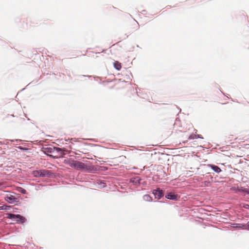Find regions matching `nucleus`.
<instances>
[{
  "mask_svg": "<svg viewBox=\"0 0 249 249\" xmlns=\"http://www.w3.org/2000/svg\"><path fill=\"white\" fill-rule=\"evenodd\" d=\"M246 209H249V205L247 204L244 206Z\"/></svg>",
  "mask_w": 249,
  "mask_h": 249,
  "instance_id": "obj_16",
  "label": "nucleus"
},
{
  "mask_svg": "<svg viewBox=\"0 0 249 249\" xmlns=\"http://www.w3.org/2000/svg\"><path fill=\"white\" fill-rule=\"evenodd\" d=\"M245 229L249 231V222L246 225Z\"/></svg>",
  "mask_w": 249,
  "mask_h": 249,
  "instance_id": "obj_14",
  "label": "nucleus"
},
{
  "mask_svg": "<svg viewBox=\"0 0 249 249\" xmlns=\"http://www.w3.org/2000/svg\"><path fill=\"white\" fill-rule=\"evenodd\" d=\"M114 66L118 70H120L121 68V64L117 61L114 63Z\"/></svg>",
  "mask_w": 249,
  "mask_h": 249,
  "instance_id": "obj_10",
  "label": "nucleus"
},
{
  "mask_svg": "<svg viewBox=\"0 0 249 249\" xmlns=\"http://www.w3.org/2000/svg\"><path fill=\"white\" fill-rule=\"evenodd\" d=\"M21 193H23V194H25V193H26V190H24V189H22V190H21Z\"/></svg>",
  "mask_w": 249,
  "mask_h": 249,
  "instance_id": "obj_17",
  "label": "nucleus"
},
{
  "mask_svg": "<svg viewBox=\"0 0 249 249\" xmlns=\"http://www.w3.org/2000/svg\"><path fill=\"white\" fill-rule=\"evenodd\" d=\"M135 179L136 180L135 182H139V181H140V179L138 177H137L136 178H135Z\"/></svg>",
  "mask_w": 249,
  "mask_h": 249,
  "instance_id": "obj_15",
  "label": "nucleus"
},
{
  "mask_svg": "<svg viewBox=\"0 0 249 249\" xmlns=\"http://www.w3.org/2000/svg\"><path fill=\"white\" fill-rule=\"evenodd\" d=\"M6 188V186L4 185L3 182H0V190H2Z\"/></svg>",
  "mask_w": 249,
  "mask_h": 249,
  "instance_id": "obj_13",
  "label": "nucleus"
},
{
  "mask_svg": "<svg viewBox=\"0 0 249 249\" xmlns=\"http://www.w3.org/2000/svg\"><path fill=\"white\" fill-rule=\"evenodd\" d=\"M44 171H34L33 174L35 177H40V176H44L45 175V174L44 173Z\"/></svg>",
  "mask_w": 249,
  "mask_h": 249,
  "instance_id": "obj_5",
  "label": "nucleus"
},
{
  "mask_svg": "<svg viewBox=\"0 0 249 249\" xmlns=\"http://www.w3.org/2000/svg\"><path fill=\"white\" fill-rule=\"evenodd\" d=\"M7 217L10 219H12L17 222H20L21 223H23L25 220V218L19 214L9 213L8 214Z\"/></svg>",
  "mask_w": 249,
  "mask_h": 249,
  "instance_id": "obj_1",
  "label": "nucleus"
},
{
  "mask_svg": "<svg viewBox=\"0 0 249 249\" xmlns=\"http://www.w3.org/2000/svg\"><path fill=\"white\" fill-rule=\"evenodd\" d=\"M166 197L167 199L175 200V199H176V198L177 197V196L175 195V194H174L173 193H170L168 194L166 196Z\"/></svg>",
  "mask_w": 249,
  "mask_h": 249,
  "instance_id": "obj_6",
  "label": "nucleus"
},
{
  "mask_svg": "<svg viewBox=\"0 0 249 249\" xmlns=\"http://www.w3.org/2000/svg\"><path fill=\"white\" fill-rule=\"evenodd\" d=\"M10 208V206L3 205L1 206H0V210H8Z\"/></svg>",
  "mask_w": 249,
  "mask_h": 249,
  "instance_id": "obj_12",
  "label": "nucleus"
},
{
  "mask_svg": "<svg viewBox=\"0 0 249 249\" xmlns=\"http://www.w3.org/2000/svg\"><path fill=\"white\" fill-rule=\"evenodd\" d=\"M71 166L76 169H83L85 167L84 163L80 161H75Z\"/></svg>",
  "mask_w": 249,
  "mask_h": 249,
  "instance_id": "obj_3",
  "label": "nucleus"
},
{
  "mask_svg": "<svg viewBox=\"0 0 249 249\" xmlns=\"http://www.w3.org/2000/svg\"><path fill=\"white\" fill-rule=\"evenodd\" d=\"M5 200L9 203H13L17 202V199L11 194L7 195L5 197Z\"/></svg>",
  "mask_w": 249,
  "mask_h": 249,
  "instance_id": "obj_2",
  "label": "nucleus"
},
{
  "mask_svg": "<svg viewBox=\"0 0 249 249\" xmlns=\"http://www.w3.org/2000/svg\"><path fill=\"white\" fill-rule=\"evenodd\" d=\"M143 199L146 201H151L152 200V197L148 195H145L143 196Z\"/></svg>",
  "mask_w": 249,
  "mask_h": 249,
  "instance_id": "obj_9",
  "label": "nucleus"
},
{
  "mask_svg": "<svg viewBox=\"0 0 249 249\" xmlns=\"http://www.w3.org/2000/svg\"><path fill=\"white\" fill-rule=\"evenodd\" d=\"M202 138V137H201L199 135H191L190 136H189V139H197V138Z\"/></svg>",
  "mask_w": 249,
  "mask_h": 249,
  "instance_id": "obj_11",
  "label": "nucleus"
},
{
  "mask_svg": "<svg viewBox=\"0 0 249 249\" xmlns=\"http://www.w3.org/2000/svg\"><path fill=\"white\" fill-rule=\"evenodd\" d=\"M153 193L155 197L158 199H160L163 196V193L161 190H155Z\"/></svg>",
  "mask_w": 249,
  "mask_h": 249,
  "instance_id": "obj_4",
  "label": "nucleus"
},
{
  "mask_svg": "<svg viewBox=\"0 0 249 249\" xmlns=\"http://www.w3.org/2000/svg\"><path fill=\"white\" fill-rule=\"evenodd\" d=\"M246 225L242 224H234L233 227L245 229Z\"/></svg>",
  "mask_w": 249,
  "mask_h": 249,
  "instance_id": "obj_7",
  "label": "nucleus"
},
{
  "mask_svg": "<svg viewBox=\"0 0 249 249\" xmlns=\"http://www.w3.org/2000/svg\"><path fill=\"white\" fill-rule=\"evenodd\" d=\"M211 167L216 173H219L221 171V169L219 167L215 165H211Z\"/></svg>",
  "mask_w": 249,
  "mask_h": 249,
  "instance_id": "obj_8",
  "label": "nucleus"
}]
</instances>
